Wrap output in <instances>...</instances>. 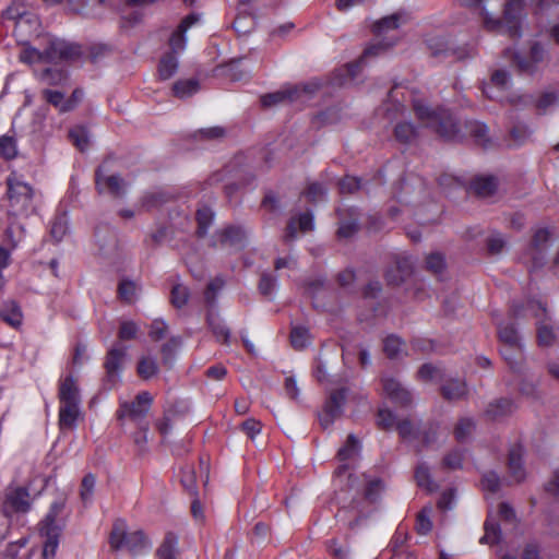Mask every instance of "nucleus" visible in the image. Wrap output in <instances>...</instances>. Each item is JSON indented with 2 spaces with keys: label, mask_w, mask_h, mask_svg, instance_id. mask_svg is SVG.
I'll use <instances>...</instances> for the list:
<instances>
[{
  "label": "nucleus",
  "mask_w": 559,
  "mask_h": 559,
  "mask_svg": "<svg viewBox=\"0 0 559 559\" xmlns=\"http://www.w3.org/2000/svg\"><path fill=\"white\" fill-rule=\"evenodd\" d=\"M58 397L60 403H80V390L72 376L66 377L59 385Z\"/></svg>",
  "instance_id": "24"
},
{
  "label": "nucleus",
  "mask_w": 559,
  "mask_h": 559,
  "mask_svg": "<svg viewBox=\"0 0 559 559\" xmlns=\"http://www.w3.org/2000/svg\"><path fill=\"white\" fill-rule=\"evenodd\" d=\"M178 69V60L175 55L166 53L159 61L158 75L162 80L170 79Z\"/></svg>",
  "instance_id": "37"
},
{
  "label": "nucleus",
  "mask_w": 559,
  "mask_h": 559,
  "mask_svg": "<svg viewBox=\"0 0 559 559\" xmlns=\"http://www.w3.org/2000/svg\"><path fill=\"white\" fill-rule=\"evenodd\" d=\"M96 187L99 192L106 188L114 197H122L123 195V180L118 175L104 176L102 171V167L96 170Z\"/></svg>",
  "instance_id": "18"
},
{
  "label": "nucleus",
  "mask_w": 559,
  "mask_h": 559,
  "mask_svg": "<svg viewBox=\"0 0 559 559\" xmlns=\"http://www.w3.org/2000/svg\"><path fill=\"white\" fill-rule=\"evenodd\" d=\"M510 81V74L508 71L499 69L493 71L490 79V84H487L484 87V93L487 95L488 98H493V95L490 93L491 85L497 86L499 88L507 87L508 83Z\"/></svg>",
  "instance_id": "48"
},
{
  "label": "nucleus",
  "mask_w": 559,
  "mask_h": 559,
  "mask_svg": "<svg viewBox=\"0 0 559 559\" xmlns=\"http://www.w3.org/2000/svg\"><path fill=\"white\" fill-rule=\"evenodd\" d=\"M199 91V81L195 79L179 80L173 85V92L176 97H190Z\"/></svg>",
  "instance_id": "36"
},
{
  "label": "nucleus",
  "mask_w": 559,
  "mask_h": 559,
  "mask_svg": "<svg viewBox=\"0 0 559 559\" xmlns=\"http://www.w3.org/2000/svg\"><path fill=\"white\" fill-rule=\"evenodd\" d=\"M318 88L317 85L287 86L280 91L264 94L260 97L261 106L263 108H271L277 105L295 102L299 98L301 92L313 93Z\"/></svg>",
  "instance_id": "10"
},
{
  "label": "nucleus",
  "mask_w": 559,
  "mask_h": 559,
  "mask_svg": "<svg viewBox=\"0 0 559 559\" xmlns=\"http://www.w3.org/2000/svg\"><path fill=\"white\" fill-rule=\"evenodd\" d=\"M400 25V15L399 14H392L389 16H385L381 19L380 21H377L372 25V32L377 37H380L384 34H386L389 31L396 29Z\"/></svg>",
  "instance_id": "39"
},
{
  "label": "nucleus",
  "mask_w": 559,
  "mask_h": 559,
  "mask_svg": "<svg viewBox=\"0 0 559 559\" xmlns=\"http://www.w3.org/2000/svg\"><path fill=\"white\" fill-rule=\"evenodd\" d=\"M234 29L239 35H246L250 33L254 27V21L250 14H238L233 23Z\"/></svg>",
  "instance_id": "60"
},
{
  "label": "nucleus",
  "mask_w": 559,
  "mask_h": 559,
  "mask_svg": "<svg viewBox=\"0 0 559 559\" xmlns=\"http://www.w3.org/2000/svg\"><path fill=\"white\" fill-rule=\"evenodd\" d=\"M7 197L9 200V213L22 215L29 209L33 198V187L23 181L15 173L7 178Z\"/></svg>",
  "instance_id": "6"
},
{
  "label": "nucleus",
  "mask_w": 559,
  "mask_h": 559,
  "mask_svg": "<svg viewBox=\"0 0 559 559\" xmlns=\"http://www.w3.org/2000/svg\"><path fill=\"white\" fill-rule=\"evenodd\" d=\"M415 480L419 487L428 491H435L438 488L431 478L430 469L426 462H419L416 466Z\"/></svg>",
  "instance_id": "34"
},
{
  "label": "nucleus",
  "mask_w": 559,
  "mask_h": 559,
  "mask_svg": "<svg viewBox=\"0 0 559 559\" xmlns=\"http://www.w3.org/2000/svg\"><path fill=\"white\" fill-rule=\"evenodd\" d=\"M23 46H24V48L20 52V56H19V60L21 62H24L27 64H32L35 62H44L40 44L37 48L31 46L29 43L27 45H23Z\"/></svg>",
  "instance_id": "51"
},
{
  "label": "nucleus",
  "mask_w": 559,
  "mask_h": 559,
  "mask_svg": "<svg viewBox=\"0 0 559 559\" xmlns=\"http://www.w3.org/2000/svg\"><path fill=\"white\" fill-rule=\"evenodd\" d=\"M499 181L492 175L475 176L469 182V190L479 198L492 197L498 190Z\"/></svg>",
  "instance_id": "16"
},
{
  "label": "nucleus",
  "mask_w": 559,
  "mask_h": 559,
  "mask_svg": "<svg viewBox=\"0 0 559 559\" xmlns=\"http://www.w3.org/2000/svg\"><path fill=\"white\" fill-rule=\"evenodd\" d=\"M95 236L99 245V249L100 251H104V253H107L108 251L116 249L117 239L116 235L112 231L108 229H98Z\"/></svg>",
  "instance_id": "50"
},
{
  "label": "nucleus",
  "mask_w": 559,
  "mask_h": 559,
  "mask_svg": "<svg viewBox=\"0 0 559 559\" xmlns=\"http://www.w3.org/2000/svg\"><path fill=\"white\" fill-rule=\"evenodd\" d=\"M67 76L64 70L47 68L40 73V81L47 85H59L67 80Z\"/></svg>",
  "instance_id": "52"
},
{
  "label": "nucleus",
  "mask_w": 559,
  "mask_h": 559,
  "mask_svg": "<svg viewBox=\"0 0 559 559\" xmlns=\"http://www.w3.org/2000/svg\"><path fill=\"white\" fill-rule=\"evenodd\" d=\"M346 397L347 389L345 388L331 392L322 413L319 414V421L323 429L329 428L336 418L341 417Z\"/></svg>",
  "instance_id": "11"
},
{
  "label": "nucleus",
  "mask_w": 559,
  "mask_h": 559,
  "mask_svg": "<svg viewBox=\"0 0 559 559\" xmlns=\"http://www.w3.org/2000/svg\"><path fill=\"white\" fill-rule=\"evenodd\" d=\"M139 332V326L133 321H122L120 323L118 337L121 341L134 340Z\"/></svg>",
  "instance_id": "64"
},
{
  "label": "nucleus",
  "mask_w": 559,
  "mask_h": 559,
  "mask_svg": "<svg viewBox=\"0 0 559 559\" xmlns=\"http://www.w3.org/2000/svg\"><path fill=\"white\" fill-rule=\"evenodd\" d=\"M500 354L511 370L522 372L523 348L522 347H500Z\"/></svg>",
  "instance_id": "30"
},
{
  "label": "nucleus",
  "mask_w": 559,
  "mask_h": 559,
  "mask_svg": "<svg viewBox=\"0 0 559 559\" xmlns=\"http://www.w3.org/2000/svg\"><path fill=\"white\" fill-rule=\"evenodd\" d=\"M550 245V231L547 228L536 229L524 253L525 263L528 265L530 273L536 272L545 266Z\"/></svg>",
  "instance_id": "7"
},
{
  "label": "nucleus",
  "mask_w": 559,
  "mask_h": 559,
  "mask_svg": "<svg viewBox=\"0 0 559 559\" xmlns=\"http://www.w3.org/2000/svg\"><path fill=\"white\" fill-rule=\"evenodd\" d=\"M421 441L420 445L416 447V454H420L424 448L429 447L437 440V428L433 425H430L427 429L420 430L418 433V438Z\"/></svg>",
  "instance_id": "59"
},
{
  "label": "nucleus",
  "mask_w": 559,
  "mask_h": 559,
  "mask_svg": "<svg viewBox=\"0 0 559 559\" xmlns=\"http://www.w3.org/2000/svg\"><path fill=\"white\" fill-rule=\"evenodd\" d=\"M140 287L130 280H122L118 285V296L126 304H133L138 299Z\"/></svg>",
  "instance_id": "35"
},
{
  "label": "nucleus",
  "mask_w": 559,
  "mask_h": 559,
  "mask_svg": "<svg viewBox=\"0 0 559 559\" xmlns=\"http://www.w3.org/2000/svg\"><path fill=\"white\" fill-rule=\"evenodd\" d=\"M136 372L144 380L151 379L158 372L156 359L150 356L142 357L138 362Z\"/></svg>",
  "instance_id": "40"
},
{
  "label": "nucleus",
  "mask_w": 559,
  "mask_h": 559,
  "mask_svg": "<svg viewBox=\"0 0 559 559\" xmlns=\"http://www.w3.org/2000/svg\"><path fill=\"white\" fill-rule=\"evenodd\" d=\"M383 390L392 402L402 407H407L412 404L413 394L400 381L394 378H383Z\"/></svg>",
  "instance_id": "15"
},
{
  "label": "nucleus",
  "mask_w": 559,
  "mask_h": 559,
  "mask_svg": "<svg viewBox=\"0 0 559 559\" xmlns=\"http://www.w3.org/2000/svg\"><path fill=\"white\" fill-rule=\"evenodd\" d=\"M498 336L501 347H522L518 331L511 323L499 325Z\"/></svg>",
  "instance_id": "32"
},
{
  "label": "nucleus",
  "mask_w": 559,
  "mask_h": 559,
  "mask_svg": "<svg viewBox=\"0 0 559 559\" xmlns=\"http://www.w3.org/2000/svg\"><path fill=\"white\" fill-rule=\"evenodd\" d=\"M396 429L403 439L413 440L418 438L419 427L415 426L409 419L399 421Z\"/></svg>",
  "instance_id": "61"
},
{
  "label": "nucleus",
  "mask_w": 559,
  "mask_h": 559,
  "mask_svg": "<svg viewBox=\"0 0 559 559\" xmlns=\"http://www.w3.org/2000/svg\"><path fill=\"white\" fill-rule=\"evenodd\" d=\"M445 265V258L441 252H431L426 257L425 269L435 275L441 274Z\"/></svg>",
  "instance_id": "45"
},
{
  "label": "nucleus",
  "mask_w": 559,
  "mask_h": 559,
  "mask_svg": "<svg viewBox=\"0 0 559 559\" xmlns=\"http://www.w3.org/2000/svg\"><path fill=\"white\" fill-rule=\"evenodd\" d=\"M524 0H510L504 4L503 19H496L484 8L481 16L484 25L488 31L506 32L512 38L521 37V23L524 16Z\"/></svg>",
  "instance_id": "4"
},
{
  "label": "nucleus",
  "mask_w": 559,
  "mask_h": 559,
  "mask_svg": "<svg viewBox=\"0 0 559 559\" xmlns=\"http://www.w3.org/2000/svg\"><path fill=\"white\" fill-rule=\"evenodd\" d=\"M216 235L222 246L242 249L247 243V233L241 226H228L219 230Z\"/></svg>",
  "instance_id": "17"
},
{
  "label": "nucleus",
  "mask_w": 559,
  "mask_h": 559,
  "mask_svg": "<svg viewBox=\"0 0 559 559\" xmlns=\"http://www.w3.org/2000/svg\"><path fill=\"white\" fill-rule=\"evenodd\" d=\"M190 293L188 287L177 284L171 289V304L176 308H182L187 305Z\"/></svg>",
  "instance_id": "63"
},
{
  "label": "nucleus",
  "mask_w": 559,
  "mask_h": 559,
  "mask_svg": "<svg viewBox=\"0 0 559 559\" xmlns=\"http://www.w3.org/2000/svg\"><path fill=\"white\" fill-rule=\"evenodd\" d=\"M178 552V537L174 533H167L156 550L157 557L159 559H176Z\"/></svg>",
  "instance_id": "31"
},
{
  "label": "nucleus",
  "mask_w": 559,
  "mask_h": 559,
  "mask_svg": "<svg viewBox=\"0 0 559 559\" xmlns=\"http://www.w3.org/2000/svg\"><path fill=\"white\" fill-rule=\"evenodd\" d=\"M181 484L191 496L198 495L197 476L192 467H186L181 471Z\"/></svg>",
  "instance_id": "62"
},
{
  "label": "nucleus",
  "mask_w": 559,
  "mask_h": 559,
  "mask_svg": "<svg viewBox=\"0 0 559 559\" xmlns=\"http://www.w3.org/2000/svg\"><path fill=\"white\" fill-rule=\"evenodd\" d=\"M559 335V328L552 323H537V343L540 347H550L556 344Z\"/></svg>",
  "instance_id": "25"
},
{
  "label": "nucleus",
  "mask_w": 559,
  "mask_h": 559,
  "mask_svg": "<svg viewBox=\"0 0 559 559\" xmlns=\"http://www.w3.org/2000/svg\"><path fill=\"white\" fill-rule=\"evenodd\" d=\"M71 142L80 150L85 151L88 147V134L85 128L78 127L69 132Z\"/></svg>",
  "instance_id": "58"
},
{
  "label": "nucleus",
  "mask_w": 559,
  "mask_h": 559,
  "mask_svg": "<svg viewBox=\"0 0 559 559\" xmlns=\"http://www.w3.org/2000/svg\"><path fill=\"white\" fill-rule=\"evenodd\" d=\"M475 421L469 417H464L459 420L454 428V437L459 442L466 441L475 430Z\"/></svg>",
  "instance_id": "42"
},
{
  "label": "nucleus",
  "mask_w": 559,
  "mask_h": 559,
  "mask_svg": "<svg viewBox=\"0 0 559 559\" xmlns=\"http://www.w3.org/2000/svg\"><path fill=\"white\" fill-rule=\"evenodd\" d=\"M417 133V128L411 122H400L394 129L396 140L402 143H411L416 139Z\"/></svg>",
  "instance_id": "43"
},
{
  "label": "nucleus",
  "mask_w": 559,
  "mask_h": 559,
  "mask_svg": "<svg viewBox=\"0 0 559 559\" xmlns=\"http://www.w3.org/2000/svg\"><path fill=\"white\" fill-rule=\"evenodd\" d=\"M80 414V403H60L59 427L61 430H72Z\"/></svg>",
  "instance_id": "22"
},
{
  "label": "nucleus",
  "mask_w": 559,
  "mask_h": 559,
  "mask_svg": "<svg viewBox=\"0 0 559 559\" xmlns=\"http://www.w3.org/2000/svg\"><path fill=\"white\" fill-rule=\"evenodd\" d=\"M153 403L152 395L143 391L139 393L132 402H123L120 404L116 416L119 421L126 418L139 424H144V419L150 412Z\"/></svg>",
  "instance_id": "8"
},
{
  "label": "nucleus",
  "mask_w": 559,
  "mask_h": 559,
  "mask_svg": "<svg viewBox=\"0 0 559 559\" xmlns=\"http://www.w3.org/2000/svg\"><path fill=\"white\" fill-rule=\"evenodd\" d=\"M523 450L521 445H514L509 451L508 466L516 481L524 479L525 473L522 466Z\"/></svg>",
  "instance_id": "28"
},
{
  "label": "nucleus",
  "mask_w": 559,
  "mask_h": 559,
  "mask_svg": "<svg viewBox=\"0 0 559 559\" xmlns=\"http://www.w3.org/2000/svg\"><path fill=\"white\" fill-rule=\"evenodd\" d=\"M309 341V331L304 326H294L290 331V343L294 348L302 349Z\"/></svg>",
  "instance_id": "57"
},
{
  "label": "nucleus",
  "mask_w": 559,
  "mask_h": 559,
  "mask_svg": "<svg viewBox=\"0 0 559 559\" xmlns=\"http://www.w3.org/2000/svg\"><path fill=\"white\" fill-rule=\"evenodd\" d=\"M395 45V40L391 39H377L373 43H371L369 46L366 47L362 55L358 59L356 63H353L349 66V72L353 76L356 75V69L360 68L364 64H367L368 60L371 58H376L378 56H381L385 53L388 50H390Z\"/></svg>",
  "instance_id": "14"
},
{
  "label": "nucleus",
  "mask_w": 559,
  "mask_h": 559,
  "mask_svg": "<svg viewBox=\"0 0 559 559\" xmlns=\"http://www.w3.org/2000/svg\"><path fill=\"white\" fill-rule=\"evenodd\" d=\"M414 112L424 127L431 129L445 140H455L460 135V127L453 115L444 108H431L423 100H415Z\"/></svg>",
  "instance_id": "1"
},
{
  "label": "nucleus",
  "mask_w": 559,
  "mask_h": 559,
  "mask_svg": "<svg viewBox=\"0 0 559 559\" xmlns=\"http://www.w3.org/2000/svg\"><path fill=\"white\" fill-rule=\"evenodd\" d=\"M43 98L50 105H52L55 108L58 109L59 112L64 114L69 112L66 107L67 105V98L64 97V94L59 91L53 90H44L43 91Z\"/></svg>",
  "instance_id": "44"
},
{
  "label": "nucleus",
  "mask_w": 559,
  "mask_h": 559,
  "mask_svg": "<svg viewBox=\"0 0 559 559\" xmlns=\"http://www.w3.org/2000/svg\"><path fill=\"white\" fill-rule=\"evenodd\" d=\"M66 508V499L53 502L49 512L40 523V535L45 538L43 546L44 559H53L59 545V537L66 525V516H62Z\"/></svg>",
  "instance_id": "3"
},
{
  "label": "nucleus",
  "mask_w": 559,
  "mask_h": 559,
  "mask_svg": "<svg viewBox=\"0 0 559 559\" xmlns=\"http://www.w3.org/2000/svg\"><path fill=\"white\" fill-rule=\"evenodd\" d=\"M2 508L7 515L27 512L31 508L29 493L27 489L19 487L8 490Z\"/></svg>",
  "instance_id": "13"
},
{
  "label": "nucleus",
  "mask_w": 559,
  "mask_h": 559,
  "mask_svg": "<svg viewBox=\"0 0 559 559\" xmlns=\"http://www.w3.org/2000/svg\"><path fill=\"white\" fill-rule=\"evenodd\" d=\"M206 322L216 340L224 345H229L230 330L225 324L224 320L218 316V313L209 311L206 316Z\"/></svg>",
  "instance_id": "21"
},
{
  "label": "nucleus",
  "mask_w": 559,
  "mask_h": 559,
  "mask_svg": "<svg viewBox=\"0 0 559 559\" xmlns=\"http://www.w3.org/2000/svg\"><path fill=\"white\" fill-rule=\"evenodd\" d=\"M0 317L13 328H17L22 323V311L14 300H9L3 304L0 310Z\"/></svg>",
  "instance_id": "29"
},
{
  "label": "nucleus",
  "mask_w": 559,
  "mask_h": 559,
  "mask_svg": "<svg viewBox=\"0 0 559 559\" xmlns=\"http://www.w3.org/2000/svg\"><path fill=\"white\" fill-rule=\"evenodd\" d=\"M338 229L337 236L340 238H350L359 230L360 212L355 206L338 207Z\"/></svg>",
  "instance_id": "12"
},
{
  "label": "nucleus",
  "mask_w": 559,
  "mask_h": 559,
  "mask_svg": "<svg viewBox=\"0 0 559 559\" xmlns=\"http://www.w3.org/2000/svg\"><path fill=\"white\" fill-rule=\"evenodd\" d=\"M297 223L299 229L304 233L309 231L313 228V217L312 214L307 212L300 214L297 218L293 217L286 227L284 234V241L289 242L293 241L297 237Z\"/></svg>",
  "instance_id": "20"
},
{
  "label": "nucleus",
  "mask_w": 559,
  "mask_h": 559,
  "mask_svg": "<svg viewBox=\"0 0 559 559\" xmlns=\"http://www.w3.org/2000/svg\"><path fill=\"white\" fill-rule=\"evenodd\" d=\"M394 267L399 276H393V271H386L385 278L390 285H401L413 273V262L408 257H396Z\"/></svg>",
  "instance_id": "19"
},
{
  "label": "nucleus",
  "mask_w": 559,
  "mask_h": 559,
  "mask_svg": "<svg viewBox=\"0 0 559 559\" xmlns=\"http://www.w3.org/2000/svg\"><path fill=\"white\" fill-rule=\"evenodd\" d=\"M43 60L46 63L73 62L83 56L79 44L45 35L40 38Z\"/></svg>",
  "instance_id": "5"
},
{
  "label": "nucleus",
  "mask_w": 559,
  "mask_h": 559,
  "mask_svg": "<svg viewBox=\"0 0 559 559\" xmlns=\"http://www.w3.org/2000/svg\"><path fill=\"white\" fill-rule=\"evenodd\" d=\"M0 155L5 159H13L16 157V141L13 136H0Z\"/></svg>",
  "instance_id": "56"
},
{
  "label": "nucleus",
  "mask_w": 559,
  "mask_h": 559,
  "mask_svg": "<svg viewBox=\"0 0 559 559\" xmlns=\"http://www.w3.org/2000/svg\"><path fill=\"white\" fill-rule=\"evenodd\" d=\"M95 484L96 477L94 474L88 473L83 477L80 486V497L84 503L91 501L94 493Z\"/></svg>",
  "instance_id": "54"
},
{
  "label": "nucleus",
  "mask_w": 559,
  "mask_h": 559,
  "mask_svg": "<svg viewBox=\"0 0 559 559\" xmlns=\"http://www.w3.org/2000/svg\"><path fill=\"white\" fill-rule=\"evenodd\" d=\"M441 394L448 401L461 400L467 395L465 381L452 379L441 386Z\"/></svg>",
  "instance_id": "26"
},
{
  "label": "nucleus",
  "mask_w": 559,
  "mask_h": 559,
  "mask_svg": "<svg viewBox=\"0 0 559 559\" xmlns=\"http://www.w3.org/2000/svg\"><path fill=\"white\" fill-rule=\"evenodd\" d=\"M360 450V442L358 438L350 433L348 435L345 444L337 451L340 461H347L356 455Z\"/></svg>",
  "instance_id": "41"
},
{
  "label": "nucleus",
  "mask_w": 559,
  "mask_h": 559,
  "mask_svg": "<svg viewBox=\"0 0 559 559\" xmlns=\"http://www.w3.org/2000/svg\"><path fill=\"white\" fill-rule=\"evenodd\" d=\"M405 343L395 334L386 336L383 341V352L390 359H397L404 353Z\"/></svg>",
  "instance_id": "33"
},
{
  "label": "nucleus",
  "mask_w": 559,
  "mask_h": 559,
  "mask_svg": "<svg viewBox=\"0 0 559 559\" xmlns=\"http://www.w3.org/2000/svg\"><path fill=\"white\" fill-rule=\"evenodd\" d=\"M146 546V539L142 531L128 533L126 546L131 552H138Z\"/></svg>",
  "instance_id": "55"
},
{
  "label": "nucleus",
  "mask_w": 559,
  "mask_h": 559,
  "mask_svg": "<svg viewBox=\"0 0 559 559\" xmlns=\"http://www.w3.org/2000/svg\"><path fill=\"white\" fill-rule=\"evenodd\" d=\"M515 405L512 400L510 399H498L495 402H491L486 411L485 415L490 420H498L500 418H503L514 411Z\"/></svg>",
  "instance_id": "23"
},
{
  "label": "nucleus",
  "mask_w": 559,
  "mask_h": 559,
  "mask_svg": "<svg viewBox=\"0 0 559 559\" xmlns=\"http://www.w3.org/2000/svg\"><path fill=\"white\" fill-rule=\"evenodd\" d=\"M126 354L127 348L121 345H115L108 350L104 362L106 389L111 390L119 382Z\"/></svg>",
  "instance_id": "9"
},
{
  "label": "nucleus",
  "mask_w": 559,
  "mask_h": 559,
  "mask_svg": "<svg viewBox=\"0 0 559 559\" xmlns=\"http://www.w3.org/2000/svg\"><path fill=\"white\" fill-rule=\"evenodd\" d=\"M213 212L209 207H203L198 210L197 212V222H198V229L197 235L200 238L205 237L207 234V229L212 224L213 221Z\"/></svg>",
  "instance_id": "49"
},
{
  "label": "nucleus",
  "mask_w": 559,
  "mask_h": 559,
  "mask_svg": "<svg viewBox=\"0 0 559 559\" xmlns=\"http://www.w3.org/2000/svg\"><path fill=\"white\" fill-rule=\"evenodd\" d=\"M225 281L217 276L214 280H212L204 292V301L207 306L214 307L216 302V295L217 293L224 287Z\"/></svg>",
  "instance_id": "53"
},
{
  "label": "nucleus",
  "mask_w": 559,
  "mask_h": 559,
  "mask_svg": "<svg viewBox=\"0 0 559 559\" xmlns=\"http://www.w3.org/2000/svg\"><path fill=\"white\" fill-rule=\"evenodd\" d=\"M127 535L124 523L122 521L116 522L109 536L110 547L114 550H118L126 546Z\"/></svg>",
  "instance_id": "46"
},
{
  "label": "nucleus",
  "mask_w": 559,
  "mask_h": 559,
  "mask_svg": "<svg viewBox=\"0 0 559 559\" xmlns=\"http://www.w3.org/2000/svg\"><path fill=\"white\" fill-rule=\"evenodd\" d=\"M1 20L14 23L13 35L21 45H27L32 38H40V19L35 12L27 10L23 3L12 2L2 11Z\"/></svg>",
  "instance_id": "2"
},
{
  "label": "nucleus",
  "mask_w": 559,
  "mask_h": 559,
  "mask_svg": "<svg viewBox=\"0 0 559 559\" xmlns=\"http://www.w3.org/2000/svg\"><path fill=\"white\" fill-rule=\"evenodd\" d=\"M466 129L478 145L485 148L491 145L492 142L489 136V129L486 124L478 121H469L466 123Z\"/></svg>",
  "instance_id": "27"
},
{
  "label": "nucleus",
  "mask_w": 559,
  "mask_h": 559,
  "mask_svg": "<svg viewBox=\"0 0 559 559\" xmlns=\"http://www.w3.org/2000/svg\"><path fill=\"white\" fill-rule=\"evenodd\" d=\"M484 528L485 535L480 538V543L490 545L499 543L501 531L499 524L495 520L490 518L487 519Z\"/></svg>",
  "instance_id": "47"
},
{
  "label": "nucleus",
  "mask_w": 559,
  "mask_h": 559,
  "mask_svg": "<svg viewBox=\"0 0 559 559\" xmlns=\"http://www.w3.org/2000/svg\"><path fill=\"white\" fill-rule=\"evenodd\" d=\"M511 63L521 74L533 75L538 71V68L528 56L524 57L518 52L512 53Z\"/></svg>",
  "instance_id": "38"
}]
</instances>
